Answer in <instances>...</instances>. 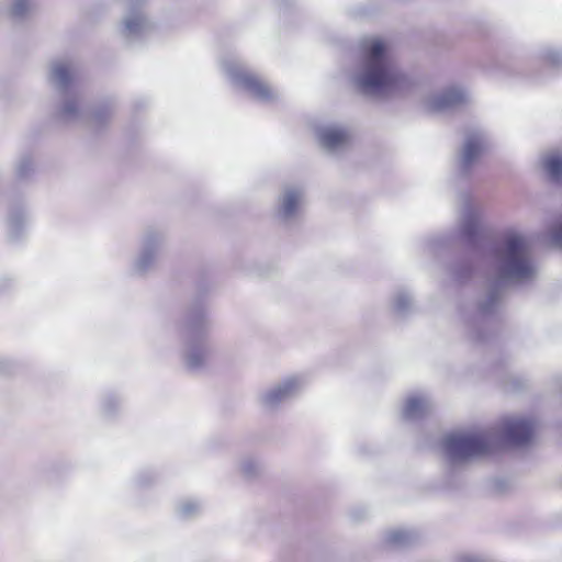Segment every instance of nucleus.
Wrapping results in <instances>:
<instances>
[{"label":"nucleus","mask_w":562,"mask_h":562,"mask_svg":"<svg viewBox=\"0 0 562 562\" xmlns=\"http://www.w3.org/2000/svg\"><path fill=\"white\" fill-rule=\"evenodd\" d=\"M490 269L485 293L479 302L484 314L496 310L508 285L528 284L538 278L539 270L527 235L518 231L506 232L491 250Z\"/></svg>","instance_id":"nucleus-1"},{"label":"nucleus","mask_w":562,"mask_h":562,"mask_svg":"<svg viewBox=\"0 0 562 562\" xmlns=\"http://www.w3.org/2000/svg\"><path fill=\"white\" fill-rule=\"evenodd\" d=\"M355 87L369 97H386L403 91L408 80L391 59L385 44L375 37L360 43V60L351 74Z\"/></svg>","instance_id":"nucleus-2"},{"label":"nucleus","mask_w":562,"mask_h":562,"mask_svg":"<svg viewBox=\"0 0 562 562\" xmlns=\"http://www.w3.org/2000/svg\"><path fill=\"white\" fill-rule=\"evenodd\" d=\"M493 445V435L487 430L452 432L442 442L445 454L453 467L488 454Z\"/></svg>","instance_id":"nucleus-3"},{"label":"nucleus","mask_w":562,"mask_h":562,"mask_svg":"<svg viewBox=\"0 0 562 562\" xmlns=\"http://www.w3.org/2000/svg\"><path fill=\"white\" fill-rule=\"evenodd\" d=\"M224 74L234 86L248 92L261 102H269L278 97V92L260 77L248 70L241 61L234 57H226L221 61Z\"/></svg>","instance_id":"nucleus-4"},{"label":"nucleus","mask_w":562,"mask_h":562,"mask_svg":"<svg viewBox=\"0 0 562 562\" xmlns=\"http://www.w3.org/2000/svg\"><path fill=\"white\" fill-rule=\"evenodd\" d=\"M60 94V101L55 110V115L65 123L82 122L93 128L104 125L111 116V108H98L92 111L86 110L78 93L74 90Z\"/></svg>","instance_id":"nucleus-5"},{"label":"nucleus","mask_w":562,"mask_h":562,"mask_svg":"<svg viewBox=\"0 0 562 562\" xmlns=\"http://www.w3.org/2000/svg\"><path fill=\"white\" fill-rule=\"evenodd\" d=\"M167 241L166 232L159 227H147L139 237L138 251L132 262V272L145 276L153 271L159 261Z\"/></svg>","instance_id":"nucleus-6"},{"label":"nucleus","mask_w":562,"mask_h":562,"mask_svg":"<svg viewBox=\"0 0 562 562\" xmlns=\"http://www.w3.org/2000/svg\"><path fill=\"white\" fill-rule=\"evenodd\" d=\"M471 102V93L459 85H451L424 97L422 105L429 113L458 110Z\"/></svg>","instance_id":"nucleus-7"},{"label":"nucleus","mask_w":562,"mask_h":562,"mask_svg":"<svg viewBox=\"0 0 562 562\" xmlns=\"http://www.w3.org/2000/svg\"><path fill=\"white\" fill-rule=\"evenodd\" d=\"M305 189L301 184L286 183L280 189L276 203V217L284 225L294 224L303 212Z\"/></svg>","instance_id":"nucleus-8"},{"label":"nucleus","mask_w":562,"mask_h":562,"mask_svg":"<svg viewBox=\"0 0 562 562\" xmlns=\"http://www.w3.org/2000/svg\"><path fill=\"white\" fill-rule=\"evenodd\" d=\"M303 386V378L296 375L286 376L259 393V405L265 411L274 412L296 396Z\"/></svg>","instance_id":"nucleus-9"},{"label":"nucleus","mask_w":562,"mask_h":562,"mask_svg":"<svg viewBox=\"0 0 562 562\" xmlns=\"http://www.w3.org/2000/svg\"><path fill=\"white\" fill-rule=\"evenodd\" d=\"M458 221L461 234L472 239L479 232L483 215L484 204L469 192H461L457 200Z\"/></svg>","instance_id":"nucleus-10"},{"label":"nucleus","mask_w":562,"mask_h":562,"mask_svg":"<svg viewBox=\"0 0 562 562\" xmlns=\"http://www.w3.org/2000/svg\"><path fill=\"white\" fill-rule=\"evenodd\" d=\"M213 353L214 349L207 336H192L186 338L181 359L188 371L201 372L207 367Z\"/></svg>","instance_id":"nucleus-11"},{"label":"nucleus","mask_w":562,"mask_h":562,"mask_svg":"<svg viewBox=\"0 0 562 562\" xmlns=\"http://www.w3.org/2000/svg\"><path fill=\"white\" fill-rule=\"evenodd\" d=\"M78 66L69 57H58L49 61L47 68V82L58 93L74 91Z\"/></svg>","instance_id":"nucleus-12"},{"label":"nucleus","mask_w":562,"mask_h":562,"mask_svg":"<svg viewBox=\"0 0 562 562\" xmlns=\"http://www.w3.org/2000/svg\"><path fill=\"white\" fill-rule=\"evenodd\" d=\"M151 29V22L143 8L135 4L128 5L117 25L120 36L128 42L145 36Z\"/></svg>","instance_id":"nucleus-13"},{"label":"nucleus","mask_w":562,"mask_h":562,"mask_svg":"<svg viewBox=\"0 0 562 562\" xmlns=\"http://www.w3.org/2000/svg\"><path fill=\"white\" fill-rule=\"evenodd\" d=\"M316 138L319 146L329 154H338L350 146V130L338 123H325L317 126Z\"/></svg>","instance_id":"nucleus-14"},{"label":"nucleus","mask_w":562,"mask_h":562,"mask_svg":"<svg viewBox=\"0 0 562 562\" xmlns=\"http://www.w3.org/2000/svg\"><path fill=\"white\" fill-rule=\"evenodd\" d=\"M487 147L488 139L484 131L474 128L467 132L459 158L461 172L464 175L469 173Z\"/></svg>","instance_id":"nucleus-15"},{"label":"nucleus","mask_w":562,"mask_h":562,"mask_svg":"<svg viewBox=\"0 0 562 562\" xmlns=\"http://www.w3.org/2000/svg\"><path fill=\"white\" fill-rule=\"evenodd\" d=\"M533 422L525 417H507L503 420L501 431L507 443L520 447L528 443L533 435Z\"/></svg>","instance_id":"nucleus-16"},{"label":"nucleus","mask_w":562,"mask_h":562,"mask_svg":"<svg viewBox=\"0 0 562 562\" xmlns=\"http://www.w3.org/2000/svg\"><path fill=\"white\" fill-rule=\"evenodd\" d=\"M182 326L187 337L207 336L211 321L206 307L202 304L190 306L184 314Z\"/></svg>","instance_id":"nucleus-17"},{"label":"nucleus","mask_w":562,"mask_h":562,"mask_svg":"<svg viewBox=\"0 0 562 562\" xmlns=\"http://www.w3.org/2000/svg\"><path fill=\"white\" fill-rule=\"evenodd\" d=\"M431 402L425 395H412L407 397L402 416L406 420H417L426 416L431 411Z\"/></svg>","instance_id":"nucleus-18"},{"label":"nucleus","mask_w":562,"mask_h":562,"mask_svg":"<svg viewBox=\"0 0 562 562\" xmlns=\"http://www.w3.org/2000/svg\"><path fill=\"white\" fill-rule=\"evenodd\" d=\"M416 539L414 531L404 528L390 529L384 535V543L390 549L408 548L416 542Z\"/></svg>","instance_id":"nucleus-19"},{"label":"nucleus","mask_w":562,"mask_h":562,"mask_svg":"<svg viewBox=\"0 0 562 562\" xmlns=\"http://www.w3.org/2000/svg\"><path fill=\"white\" fill-rule=\"evenodd\" d=\"M27 220L29 216L24 207L14 206L9 210L8 231L11 240H18L20 237H22L27 224Z\"/></svg>","instance_id":"nucleus-20"},{"label":"nucleus","mask_w":562,"mask_h":562,"mask_svg":"<svg viewBox=\"0 0 562 562\" xmlns=\"http://www.w3.org/2000/svg\"><path fill=\"white\" fill-rule=\"evenodd\" d=\"M542 167L552 181L562 179V151L552 150L543 155Z\"/></svg>","instance_id":"nucleus-21"},{"label":"nucleus","mask_w":562,"mask_h":562,"mask_svg":"<svg viewBox=\"0 0 562 562\" xmlns=\"http://www.w3.org/2000/svg\"><path fill=\"white\" fill-rule=\"evenodd\" d=\"M392 307L400 316L409 314L414 310L413 296L405 290H398L392 299Z\"/></svg>","instance_id":"nucleus-22"},{"label":"nucleus","mask_w":562,"mask_h":562,"mask_svg":"<svg viewBox=\"0 0 562 562\" xmlns=\"http://www.w3.org/2000/svg\"><path fill=\"white\" fill-rule=\"evenodd\" d=\"M32 11L31 0H10V3L4 5V15L13 20H21L26 18Z\"/></svg>","instance_id":"nucleus-23"},{"label":"nucleus","mask_w":562,"mask_h":562,"mask_svg":"<svg viewBox=\"0 0 562 562\" xmlns=\"http://www.w3.org/2000/svg\"><path fill=\"white\" fill-rule=\"evenodd\" d=\"M238 470L243 476L252 479L260 474L262 464L252 456H244L238 461Z\"/></svg>","instance_id":"nucleus-24"},{"label":"nucleus","mask_w":562,"mask_h":562,"mask_svg":"<svg viewBox=\"0 0 562 562\" xmlns=\"http://www.w3.org/2000/svg\"><path fill=\"white\" fill-rule=\"evenodd\" d=\"M202 506L198 501L186 499L178 505L177 514L183 519H190L199 515Z\"/></svg>","instance_id":"nucleus-25"},{"label":"nucleus","mask_w":562,"mask_h":562,"mask_svg":"<svg viewBox=\"0 0 562 562\" xmlns=\"http://www.w3.org/2000/svg\"><path fill=\"white\" fill-rule=\"evenodd\" d=\"M34 172V162L30 156H22L15 165V176L20 180L27 179Z\"/></svg>","instance_id":"nucleus-26"},{"label":"nucleus","mask_w":562,"mask_h":562,"mask_svg":"<svg viewBox=\"0 0 562 562\" xmlns=\"http://www.w3.org/2000/svg\"><path fill=\"white\" fill-rule=\"evenodd\" d=\"M542 58L551 66L558 67L562 65V50L557 47H547L542 52Z\"/></svg>","instance_id":"nucleus-27"},{"label":"nucleus","mask_w":562,"mask_h":562,"mask_svg":"<svg viewBox=\"0 0 562 562\" xmlns=\"http://www.w3.org/2000/svg\"><path fill=\"white\" fill-rule=\"evenodd\" d=\"M549 237L551 244L562 247V217L551 225L549 229Z\"/></svg>","instance_id":"nucleus-28"},{"label":"nucleus","mask_w":562,"mask_h":562,"mask_svg":"<svg viewBox=\"0 0 562 562\" xmlns=\"http://www.w3.org/2000/svg\"><path fill=\"white\" fill-rule=\"evenodd\" d=\"M458 562H483L480 558L476 557H461Z\"/></svg>","instance_id":"nucleus-29"},{"label":"nucleus","mask_w":562,"mask_h":562,"mask_svg":"<svg viewBox=\"0 0 562 562\" xmlns=\"http://www.w3.org/2000/svg\"><path fill=\"white\" fill-rule=\"evenodd\" d=\"M0 15H4V4L0 0Z\"/></svg>","instance_id":"nucleus-30"}]
</instances>
